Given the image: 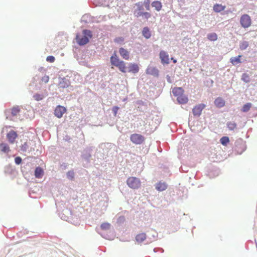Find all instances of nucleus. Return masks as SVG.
<instances>
[{
	"mask_svg": "<svg viewBox=\"0 0 257 257\" xmlns=\"http://www.w3.org/2000/svg\"><path fill=\"white\" fill-rule=\"evenodd\" d=\"M82 34H77L76 37V42L80 46L87 44L92 37L91 31L88 30H83Z\"/></svg>",
	"mask_w": 257,
	"mask_h": 257,
	"instance_id": "obj_1",
	"label": "nucleus"
},
{
	"mask_svg": "<svg viewBox=\"0 0 257 257\" xmlns=\"http://www.w3.org/2000/svg\"><path fill=\"white\" fill-rule=\"evenodd\" d=\"M111 64L117 67L120 71L122 73L126 72V63L122 60L119 59L114 53L110 59Z\"/></svg>",
	"mask_w": 257,
	"mask_h": 257,
	"instance_id": "obj_2",
	"label": "nucleus"
},
{
	"mask_svg": "<svg viewBox=\"0 0 257 257\" xmlns=\"http://www.w3.org/2000/svg\"><path fill=\"white\" fill-rule=\"evenodd\" d=\"M128 186L133 189H137L140 187L141 182L140 180L135 177H130L126 180Z\"/></svg>",
	"mask_w": 257,
	"mask_h": 257,
	"instance_id": "obj_3",
	"label": "nucleus"
},
{
	"mask_svg": "<svg viewBox=\"0 0 257 257\" xmlns=\"http://www.w3.org/2000/svg\"><path fill=\"white\" fill-rule=\"evenodd\" d=\"M130 140L133 143L140 145L143 143L145 139L143 135L135 133L131 135Z\"/></svg>",
	"mask_w": 257,
	"mask_h": 257,
	"instance_id": "obj_4",
	"label": "nucleus"
},
{
	"mask_svg": "<svg viewBox=\"0 0 257 257\" xmlns=\"http://www.w3.org/2000/svg\"><path fill=\"white\" fill-rule=\"evenodd\" d=\"M240 23L242 27L244 28H248L251 24L250 17L247 14L243 15L240 17Z\"/></svg>",
	"mask_w": 257,
	"mask_h": 257,
	"instance_id": "obj_5",
	"label": "nucleus"
},
{
	"mask_svg": "<svg viewBox=\"0 0 257 257\" xmlns=\"http://www.w3.org/2000/svg\"><path fill=\"white\" fill-rule=\"evenodd\" d=\"M66 112V108L64 106L61 105H57L54 110L55 115L60 118L63 116V115Z\"/></svg>",
	"mask_w": 257,
	"mask_h": 257,
	"instance_id": "obj_6",
	"label": "nucleus"
},
{
	"mask_svg": "<svg viewBox=\"0 0 257 257\" xmlns=\"http://www.w3.org/2000/svg\"><path fill=\"white\" fill-rule=\"evenodd\" d=\"M159 57L161 63L163 64H168L169 63V57L168 53L165 51H161L159 54Z\"/></svg>",
	"mask_w": 257,
	"mask_h": 257,
	"instance_id": "obj_7",
	"label": "nucleus"
},
{
	"mask_svg": "<svg viewBox=\"0 0 257 257\" xmlns=\"http://www.w3.org/2000/svg\"><path fill=\"white\" fill-rule=\"evenodd\" d=\"M205 107V105L202 103L196 105L192 110L193 114L196 116H200Z\"/></svg>",
	"mask_w": 257,
	"mask_h": 257,
	"instance_id": "obj_8",
	"label": "nucleus"
},
{
	"mask_svg": "<svg viewBox=\"0 0 257 257\" xmlns=\"http://www.w3.org/2000/svg\"><path fill=\"white\" fill-rule=\"evenodd\" d=\"M119 53L123 59L126 60L130 59V52L126 49L123 48H120L119 49Z\"/></svg>",
	"mask_w": 257,
	"mask_h": 257,
	"instance_id": "obj_9",
	"label": "nucleus"
},
{
	"mask_svg": "<svg viewBox=\"0 0 257 257\" xmlns=\"http://www.w3.org/2000/svg\"><path fill=\"white\" fill-rule=\"evenodd\" d=\"M17 136L18 135L17 133L14 131H10L7 135L9 142L11 144H13L14 143L16 139L17 138Z\"/></svg>",
	"mask_w": 257,
	"mask_h": 257,
	"instance_id": "obj_10",
	"label": "nucleus"
},
{
	"mask_svg": "<svg viewBox=\"0 0 257 257\" xmlns=\"http://www.w3.org/2000/svg\"><path fill=\"white\" fill-rule=\"evenodd\" d=\"M128 68V72L133 73H137L139 71V67L138 65L136 63H130Z\"/></svg>",
	"mask_w": 257,
	"mask_h": 257,
	"instance_id": "obj_11",
	"label": "nucleus"
},
{
	"mask_svg": "<svg viewBox=\"0 0 257 257\" xmlns=\"http://www.w3.org/2000/svg\"><path fill=\"white\" fill-rule=\"evenodd\" d=\"M146 73L150 75L157 76L159 75V70L155 67H149L147 68Z\"/></svg>",
	"mask_w": 257,
	"mask_h": 257,
	"instance_id": "obj_12",
	"label": "nucleus"
},
{
	"mask_svg": "<svg viewBox=\"0 0 257 257\" xmlns=\"http://www.w3.org/2000/svg\"><path fill=\"white\" fill-rule=\"evenodd\" d=\"M167 188V185L165 182H159L157 183L155 186V188L159 191H163L165 190Z\"/></svg>",
	"mask_w": 257,
	"mask_h": 257,
	"instance_id": "obj_13",
	"label": "nucleus"
},
{
	"mask_svg": "<svg viewBox=\"0 0 257 257\" xmlns=\"http://www.w3.org/2000/svg\"><path fill=\"white\" fill-rule=\"evenodd\" d=\"M214 104L217 107H222L225 105V102L223 99L221 97H218L215 99Z\"/></svg>",
	"mask_w": 257,
	"mask_h": 257,
	"instance_id": "obj_14",
	"label": "nucleus"
},
{
	"mask_svg": "<svg viewBox=\"0 0 257 257\" xmlns=\"http://www.w3.org/2000/svg\"><path fill=\"white\" fill-rule=\"evenodd\" d=\"M184 90L181 87H175L172 90V93L177 97L181 94H182Z\"/></svg>",
	"mask_w": 257,
	"mask_h": 257,
	"instance_id": "obj_15",
	"label": "nucleus"
},
{
	"mask_svg": "<svg viewBox=\"0 0 257 257\" xmlns=\"http://www.w3.org/2000/svg\"><path fill=\"white\" fill-rule=\"evenodd\" d=\"M177 100L179 103L182 104H185L187 103L188 100L187 97L184 95L183 93L178 96L177 97Z\"/></svg>",
	"mask_w": 257,
	"mask_h": 257,
	"instance_id": "obj_16",
	"label": "nucleus"
},
{
	"mask_svg": "<svg viewBox=\"0 0 257 257\" xmlns=\"http://www.w3.org/2000/svg\"><path fill=\"white\" fill-rule=\"evenodd\" d=\"M226 7L220 4H215L213 6V11L216 13H219L225 10Z\"/></svg>",
	"mask_w": 257,
	"mask_h": 257,
	"instance_id": "obj_17",
	"label": "nucleus"
},
{
	"mask_svg": "<svg viewBox=\"0 0 257 257\" xmlns=\"http://www.w3.org/2000/svg\"><path fill=\"white\" fill-rule=\"evenodd\" d=\"M146 239V234L145 233L138 234L136 237V241L139 243H142Z\"/></svg>",
	"mask_w": 257,
	"mask_h": 257,
	"instance_id": "obj_18",
	"label": "nucleus"
},
{
	"mask_svg": "<svg viewBox=\"0 0 257 257\" xmlns=\"http://www.w3.org/2000/svg\"><path fill=\"white\" fill-rule=\"evenodd\" d=\"M43 170L40 167H37L35 171V176L37 178H41L43 175Z\"/></svg>",
	"mask_w": 257,
	"mask_h": 257,
	"instance_id": "obj_19",
	"label": "nucleus"
},
{
	"mask_svg": "<svg viewBox=\"0 0 257 257\" xmlns=\"http://www.w3.org/2000/svg\"><path fill=\"white\" fill-rule=\"evenodd\" d=\"M152 6L155 8L157 11H160L162 7L161 3L160 1H154L152 3Z\"/></svg>",
	"mask_w": 257,
	"mask_h": 257,
	"instance_id": "obj_20",
	"label": "nucleus"
},
{
	"mask_svg": "<svg viewBox=\"0 0 257 257\" xmlns=\"http://www.w3.org/2000/svg\"><path fill=\"white\" fill-rule=\"evenodd\" d=\"M1 151L7 153L10 151V148L7 144L2 143L0 144Z\"/></svg>",
	"mask_w": 257,
	"mask_h": 257,
	"instance_id": "obj_21",
	"label": "nucleus"
},
{
	"mask_svg": "<svg viewBox=\"0 0 257 257\" xmlns=\"http://www.w3.org/2000/svg\"><path fill=\"white\" fill-rule=\"evenodd\" d=\"M241 57V55H238L237 57H232L230 59V62L233 65H236L238 63H240L241 61L240 60V58Z\"/></svg>",
	"mask_w": 257,
	"mask_h": 257,
	"instance_id": "obj_22",
	"label": "nucleus"
},
{
	"mask_svg": "<svg viewBox=\"0 0 257 257\" xmlns=\"http://www.w3.org/2000/svg\"><path fill=\"white\" fill-rule=\"evenodd\" d=\"M143 35L147 39L151 37V34L149 29L148 27H145L142 32Z\"/></svg>",
	"mask_w": 257,
	"mask_h": 257,
	"instance_id": "obj_23",
	"label": "nucleus"
},
{
	"mask_svg": "<svg viewBox=\"0 0 257 257\" xmlns=\"http://www.w3.org/2000/svg\"><path fill=\"white\" fill-rule=\"evenodd\" d=\"M217 35L215 33H212L207 35V38L211 41H215L217 39Z\"/></svg>",
	"mask_w": 257,
	"mask_h": 257,
	"instance_id": "obj_24",
	"label": "nucleus"
},
{
	"mask_svg": "<svg viewBox=\"0 0 257 257\" xmlns=\"http://www.w3.org/2000/svg\"><path fill=\"white\" fill-rule=\"evenodd\" d=\"M20 111V109L19 106H15L12 108V114L13 116H17Z\"/></svg>",
	"mask_w": 257,
	"mask_h": 257,
	"instance_id": "obj_25",
	"label": "nucleus"
},
{
	"mask_svg": "<svg viewBox=\"0 0 257 257\" xmlns=\"http://www.w3.org/2000/svg\"><path fill=\"white\" fill-rule=\"evenodd\" d=\"M227 126L229 130L233 131L236 128V123L234 121H229L227 123Z\"/></svg>",
	"mask_w": 257,
	"mask_h": 257,
	"instance_id": "obj_26",
	"label": "nucleus"
},
{
	"mask_svg": "<svg viewBox=\"0 0 257 257\" xmlns=\"http://www.w3.org/2000/svg\"><path fill=\"white\" fill-rule=\"evenodd\" d=\"M251 103H247L246 104H245L244 105H243V106H242V108L241 109V111L242 112H247L248 111H249V110L250 109V108H251Z\"/></svg>",
	"mask_w": 257,
	"mask_h": 257,
	"instance_id": "obj_27",
	"label": "nucleus"
},
{
	"mask_svg": "<svg viewBox=\"0 0 257 257\" xmlns=\"http://www.w3.org/2000/svg\"><path fill=\"white\" fill-rule=\"evenodd\" d=\"M241 80L245 83H248L250 81V77L248 74L243 73L241 76Z\"/></svg>",
	"mask_w": 257,
	"mask_h": 257,
	"instance_id": "obj_28",
	"label": "nucleus"
},
{
	"mask_svg": "<svg viewBox=\"0 0 257 257\" xmlns=\"http://www.w3.org/2000/svg\"><path fill=\"white\" fill-rule=\"evenodd\" d=\"M220 141L222 145L226 146L229 143V139L227 137H223L220 139Z\"/></svg>",
	"mask_w": 257,
	"mask_h": 257,
	"instance_id": "obj_29",
	"label": "nucleus"
},
{
	"mask_svg": "<svg viewBox=\"0 0 257 257\" xmlns=\"http://www.w3.org/2000/svg\"><path fill=\"white\" fill-rule=\"evenodd\" d=\"M249 46L248 42L247 41L242 42L239 45V48L241 50H243L246 49Z\"/></svg>",
	"mask_w": 257,
	"mask_h": 257,
	"instance_id": "obj_30",
	"label": "nucleus"
},
{
	"mask_svg": "<svg viewBox=\"0 0 257 257\" xmlns=\"http://www.w3.org/2000/svg\"><path fill=\"white\" fill-rule=\"evenodd\" d=\"M100 227L103 230H108L110 227V224L107 222H104L101 224Z\"/></svg>",
	"mask_w": 257,
	"mask_h": 257,
	"instance_id": "obj_31",
	"label": "nucleus"
},
{
	"mask_svg": "<svg viewBox=\"0 0 257 257\" xmlns=\"http://www.w3.org/2000/svg\"><path fill=\"white\" fill-rule=\"evenodd\" d=\"M33 97L35 100L37 101H40L43 99L44 96L41 94L37 93L33 95Z\"/></svg>",
	"mask_w": 257,
	"mask_h": 257,
	"instance_id": "obj_32",
	"label": "nucleus"
},
{
	"mask_svg": "<svg viewBox=\"0 0 257 257\" xmlns=\"http://www.w3.org/2000/svg\"><path fill=\"white\" fill-rule=\"evenodd\" d=\"M67 176L69 179L72 180L74 177V172L73 171H70L68 172L67 173Z\"/></svg>",
	"mask_w": 257,
	"mask_h": 257,
	"instance_id": "obj_33",
	"label": "nucleus"
},
{
	"mask_svg": "<svg viewBox=\"0 0 257 257\" xmlns=\"http://www.w3.org/2000/svg\"><path fill=\"white\" fill-rule=\"evenodd\" d=\"M136 5L137 6V9L136 11H142L144 10L143 5L141 3H137Z\"/></svg>",
	"mask_w": 257,
	"mask_h": 257,
	"instance_id": "obj_34",
	"label": "nucleus"
},
{
	"mask_svg": "<svg viewBox=\"0 0 257 257\" xmlns=\"http://www.w3.org/2000/svg\"><path fill=\"white\" fill-rule=\"evenodd\" d=\"M144 5L145 7L147 10L149 11L150 10V2L149 0L145 1L144 2Z\"/></svg>",
	"mask_w": 257,
	"mask_h": 257,
	"instance_id": "obj_35",
	"label": "nucleus"
},
{
	"mask_svg": "<svg viewBox=\"0 0 257 257\" xmlns=\"http://www.w3.org/2000/svg\"><path fill=\"white\" fill-rule=\"evenodd\" d=\"M55 57L53 56H49L46 58V60L48 62H49L51 63L54 62L55 61Z\"/></svg>",
	"mask_w": 257,
	"mask_h": 257,
	"instance_id": "obj_36",
	"label": "nucleus"
},
{
	"mask_svg": "<svg viewBox=\"0 0 257 257\" xmlns=\"http://www.w3.org/2000/svg\"><path fill=\"white\" fill-rule=\"evenodd\" d=\"M142 16L144 17L145 19H148L151 17V15L150 13L144 12Z\"/></svg>",
	"mask_w": 257,
	"mask_h": 257,
	"instance_id": "obj_37",
	"label": "nucleus"
},
{
	"mask_svg": "<svg viewBox=\"0 0 257 257\" xmlns=\"http://www.w3.org/2000/svg\"><path fill=\"white\" fill-rule=\"evenodd\" d=\"M144 12H142V11H135L134 14L137 16V17L142 16Z\"/></svg>",
	"mask_w": 257,
	"mask_h": 257,
	"instance_id": "obj_38",
	"label": "nucleus"
},
{
	"mask_svg": "<svg viewBox=\"0 0 257 257\" xmlns=\"http://www.w3.org/2000/svg\"><path fill=\"white\" fill-rule=\"evenodd\" d=\"M15 163L19 165L22 162V159L20 157H17L15 159Z\"/></svg>",
	"mask_w": 257,
	"mask_h": 257,
	"instance_id": "obj_39",
	"label": "nucleus"
},
{
	"mask_svg": "<svg viewBox=\"0 0 257 257\" xmlns=\"http://www.w3.org/2000/svg\"><path fill=\"white\" fill-rule=\"evenodd\" d=\"M118 109H119V107L117 106H114L113 107L112 111H113L114 116H116Z\"/></svg>",
	"mask_w": 257,
	"mask_h": 257,
	"instance_id": "obj_40",
	"label": "nucleus"
},
{
	"mask_svg": "<svg viewBox=\"0 0 257 257\" xmlns=\"http://www.w3.org/2000/svg\"><path fill=\"white\" fill-rule=\"evenodd\" d=\"M114 41L116 43H120L123 41V39L122 38H117L115 39Z\"/></svg>",
	"mask_w": 257,
	"mask_h": 257,
	"instance_id": "obj_41",
	"label": "nucleus"
},
{
	"mask_svg": "<svg viewBox=\"0 0 257 257\" xmlns=\"http://www.w3.org/2000/svg\"><path fill=\"white\" fill-rule=\"evenodd\" d=\"M49 78L47 76H44V77L42 78V81L45 82V83L48 82L49 81Z\"/></svg>",
	"mask_w": 257,
	"mask_h": 257,
	"instance_id": "obj_42",
	"label": "nucleus"
},
{
	"mask_svg": "<svg viewBox=\"0 0 257 257\" xmlns=\"http://www.w3.org/2000/svg\"><path fill=\"white\" fill-rule=\"evenodd\" d=\"M27 148H28L27 144L26 143H25L24 144V145H23V146L22 147V150L23 151H26Z\"/></svg>",
	"mask_w": 257,
	"mask_h": 257,
	"instance_id": "obj_43",
	"label": "nucleus"
},
{
	"mask_svg": "<svg viewBox=\"0 0 257 257\" xmlns=\"http://www.w3.org/2000/svg\"><path fill=\"white\" fill-rule=\"evenodd\" d=\"M171 60H173V62L174 63H176L177 62V60L176 59H174L173 58H171Z\"/></svg>",
	"mask_w": 257,
	"mask_h": 257,
	"instance_id": "obj_44",
	"label": "nucleus"
}]
</instances>
